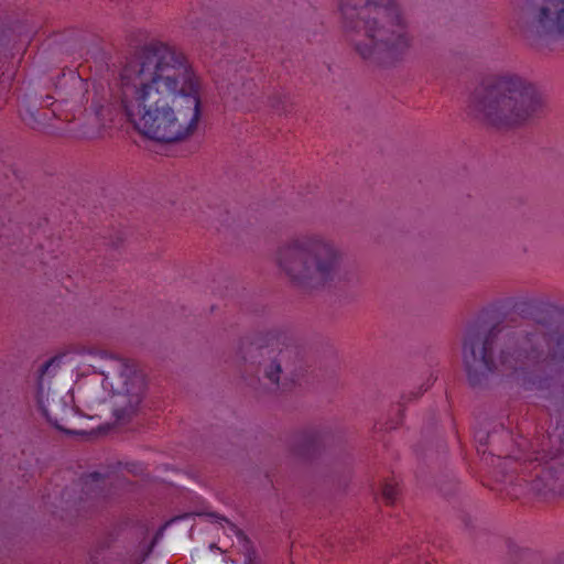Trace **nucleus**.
Instances as JSON below:
<instances>
[{
    "instance_id": "12",
    "label": "nucleus",
    "mask_w": 564,
    "mask_h": 564,
    "mask_svg": "<svg viewBox=\"0 0 564 564\" xmlns=\"http://www.w3.org/2000/svg\"><path fill=\"white\" fill-rule=\"evenodd\" d=\"M39 405L42 414L58 431H62L66 434H75L74 431L67 429L64 424L69 417L74 415L73 408L64 398L52 394L51 398L47 397L46 403H44L42 398H39Z\"/></svg>"
},
{
    "instance_id": "1",
    "label": "nucleus",
    "mask_w": 564,
    "mask_h": 564,
    "mask_svg": "<svg viewBox=\"0 0 564 564\" xmlns=\"http://www.w3.org/2000/svg\"><path fill=\"white\" fill-rule=\"evenodd\" d=\"M533 325L512 329L496 324L486 332L470 329L463 341V362L473 388L482 387L496 371L546 401L549 430L564 435V322L557 307L543 297L517 303Z\"/></svg>"
},
{
    "instance_id": "19",
    "label": "nucleus",
    "mask_w": 564,
    "mask_h": 564,
    "mask_svg": "<svg viewBox=\"0 0 564 564\" xmlns=\"http://www.w3.org/2000/svg\"><path fill=\"white\" fill-rule=\"evenodd\" d=\"M99 375L104 376L105 378L108 377L104 371H100Z\"/></svg>"
},
{
    "instance_id": "6",
    "label": "nucleus",
    "mask_w": 564,
    "mask_h": 564,
    "mask_svg": "<svg viewBox=\"0 0 564 564\" xmlns=\"http://www.w3.org/2000/svg\"><path fill=\"white\" fill-rule=\"evenodd\" d=\"M240 351L246 361L258 364L262 378L275 391L296 373L302 361L299 347L286 333L280 330L243 341Z\"/></svg>"
},
{
    "instance_id": "16",
    "label": "nucleus",
    "mask_w": 564,
    "mask_h": 564,
    "mask_svg": "<svg viewBox=\"0 0 564 564\" xmlns=\"http://www.w3.org/2000/svg\"><path fill=\"white\" fill-rule=\"evenodd\" d=\"M59 360L57 357L50 358L46 360L40 368H39V378H37V386H39V392L42 393L43 390V378L48 372L50 368L54 365L58 366Z\"/></svg>"
},
{
    "instance_id": "10",
    "label": "nucleus",
    "mask_w": 564,
    "mask_h": 564,
    "mask_svg": "<svg viewBox=\"0 0 564 564\" xmlns=\"http://www.w3.org/2000/svg\"><path fill=\"white\" fill-rule=\"evenodd\" d=\"M87 93L88 83L80 76L70 75L66 77L63 74L56 86L55 96H46V100L54 99L51 105L69 102L73 108H82L88 101Z\"/></svg>"
},
{
    "instance_id": "15",
    "label": "nucleus",
    "mask_w": 564,
    "mask_h": 564,
    "mask_svg": "<svg viewBox=\"0 0 564 564\" xmlns=\"http://www.w3.org/2000/svg\"><path fill=\"white\" fill-rule=\"evenodd\" d=\"M399 490L397 485L386 482L382 487V499L388 506H392L397 501Z\"/></svg>"
},
{
    "instance_id": "3",
    "label": "nucleus",
    "mask_w": 564,
    "mask_h": 564,
    "mask_svg": "<svg viewBox=\"0 0 564 564\" xmlns=\"http://www.w3.org/2000/svg\"><path fill=\"white\" fill-rule=\"evenodd\" d=\"M346 40L364 59L400 62L412 46L408 23L395 0H337Z\"/></svg>"
},
{
    "instance_id": "2",
    "label": "nucleus",
    "mask_w": 564,
    "mask_h": 564,
    "mask_svg": "<svg viewBox=\"0 0 564 564\" xmlns=\"http://www.w3.org/2000/svg\"><path fill=\"white\" fill-rule=\"evenodd\" d=\"M121 104L134 128L158 142L188 139L200 119V79L184 52L145 45L121 70Z\"/></svg>"
},
{
    "instance_id": "13",
    "label": "nucleus",
    "mask_w": 564,
    "mask_h": 564,
    "mask_svg": "<svg viewBox=\"0 0 564 564\" xmlns=\"http://www.w3.org/2000/svg\"><path fill=\"white\" fill-rule=\"evenodd\" d=\"M319 443V436L316 433L306 432L295 436L293 442L294 451L299 455H308Z\"/></svg>"
},
{
    "instance_id": "5",
    "label": "nucleus",
    "mask_w": 564,
    "mask_h": 564,
    "mask_svg": "<svg viewBox=\"0 0 564 564\" xmlns=\"http://www.w3.org/2000/svg\"><path fill=\"white\" fill-rule=\"evenodd\" d=\"M345 251L333 239L317 232L294 235L275 251V263L302 292L314 293L336 286L344 278Z\"/></svg>"
},
{
    "instance_id": "20",
    "label": "nucleus",
    "mask_w": 564,
    "mask_h": 564,
    "mask_svg": "<svg viewBox=\"0 0 564 564\" xmlns=\"http://www.w3.org/2000/svg\"><path fill=\"white\" fill-rule=\"evenodd\" d=\"M102 357H108V354L107 352H102L101 355Z\"/></svg>"
},
{
    "instance_id": "4",
    "label": "nucleus",
    "mask_w": 564,
    "mask_h": 564,
    "mask_svg": "<svg viewBox=\"0 0 564 564\" xmlns=\"http://www.w3.org/2000/svg\"><path fill=\"white\" fill-rule=\"evenodd\" d=\"M546 99L527 78L511 72L495 74L475 90L470 109L482 124L510 131L523 128L546 112Z\"/></svg>"
},
{
    "instance_id": "8",
    "label": "nucleus",
    "mask_w": 564,
    "mask_h": 564,
    "mask_svg": "<svg viewBox=\"0 0 564 564\" xmlns=\"http://www.w3.org/2000/svg\"><path fill=\"white\" fill-rule=\"evenodd\" d=\"M116 361V371L122 380L118 392L113 415L118 421H129L138 411L144 394V381L137 372L135 364L131 360L109 356Z\"/></svg>"
},
{
    "instance_id": "14",
    "label": "nucleus",
    "mask_w": 564,
    "mask_h": 564,
    "mask_svg": "<svg viewBox=\"0 0 564 564\" xmlns=\"http://www.w3.org/2000/svg\"><path fill=\"white\" fill-rule=\"evenodd\" d=\"M100 484H105V478L99 473H93L83 478V491L91 499L99 498V491L101 489Z\"/></svg>"
},
{
    "instance_id": "18",
    "label": "nucleus",
    "mask_w": 564,
    "mask_h": 564,
    "mask_svg": "<svg viewBox=\"0 0 564 564\" xmlns=\"http://www.w3.org/2000/svg\"><path fill=\"white\" fill-rule=\"evenodd\" d=\"M557 564H564V554L558 556Z\"/></svg>"
},
{
    "instance_id": "7",
    "label": "nucleus",
    "mask_w": 564,
    "mask_h": 564,
    "mask_svg": "<svg viewBox=\"0 0 564 564\" xmlns=\"http://www.w3.org/2000/svg\"><path fill=\"white\" fill-rule=\"evenodd\" d=\"M514 31L531 46L564 39V0H511Z\"/></svg>"
},
{
    "instance_id": "17",
    "label": "nucleus",
    "mask_w": 564,
    "mask_h": 564,
    "mask_svg": "<svg viewBox=\"0 0 564 564\" xmlns=\"http://www.w3.org/2000/svg\"><path fill=\"white\" fill-rule=\"evenodd\" d=\"M209 516L226 521L230 525L231 530L234 531V533L237 535V538L239 540H241L245 543H249V539L245 534V532L242 530H240L236 524H234L229 520H227L225 517H219V516H217L215 513H210Z\"/></svg>"
},
{
    "instance_id": "9",
    "label": "nucleus",
    "mask_w": 564,
    "mask_h": 564,
    "mask_svg": "<svg viewBox=\"0 0 564 564\" xmlns=\"http://www.w3.org/2000/svg\"><path fill=\"white\" fill-rule=\"evenodd\" d=\"M529 479L528 490L543 499L564 494V465L561 460H535Z\"/></svg>"
},
{
    "instance_id": "11",
    "label": "nucleus",
    "mask_w": 564,
    "mask_h": 564,
    "mask_svg": "<svg viewBox=\"0 0 564 564\" xmlns=\"http://www.w3.org/2000/svg\"><path fill=\"white\" fill-rule=\"evenodd\" d=\"M534 457L530 460H561L564 465V435L547 429L546 434L538 436L532 443Z\"/></svg>"
}]
</instances>
